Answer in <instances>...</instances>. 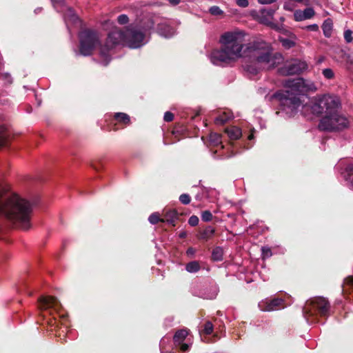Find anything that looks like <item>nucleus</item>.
<instances>
[{
	"label": "nucleus",
	"mask_w": 353,
	"mask_h": 353,
	"mask_svg": "<svg viewBox=\"0 0 353 353\" xmlns=\"http://www.w3.org/2000/svg\"><path fill=\"white\" fill-rule=\"evenodd\" d=\"M339 101L334 97L324 95L311 106L313 114L321 115L325 113L330 115L335 112L339 106Z\"/></svg>",
	"instance_id": "nucleus-8"
},
{
	"label": "nucleus",
	"mask_w": 353,
	"mask_h": 353,
	"mask_svg": "<svg viewBox=\"0 0 353 353\" xmlns=\"http://www.w3.org/2000/svg\"><path fill=\"white\" fill-rule=\"evenodd\" d=\"M333 23L331 19H327L322 25V30L325 37L329 38L332 35Z\"/></svg>",
	"instance_id": "nucleus-23"
},
{
	"label": "nucleus",
	"mask_w": 353,
	"mask_h": 353,
	"mask_svg": "<svg viewBox=\"0 0 353 353\" xmlns=\"http://www.w3.org/2000/svg\"><path fill=\"white\" fill-rule=\"evenodd\" d=\"M156 6H159V3L157 1L155 2Z\"/></svg>",
	"instance_id": "nucleus-54"
},
{
	"label": "nucleus",
	"mask_w": 353,
	"mask_h": 353,
	"mask_svg": "<svg viewBox=\"0 0 353 353\" xmlns=\"http://www.w3.org/2000/svg\"><path fill=\"white\" fill-rule=\"evenodd\" d=\"M210 141L215 145L221 143V137L217 133H211L210 135Z\"/></svg>",
	"instance_id": "nucleus-31"
},
{
	"label": "nucleus",
	"mask_w": 353,
	"mask_h": 353,
	"mask_svg": "<svg viewBox=\"0 0 353 353\" xmlns=\"http://www.w3.org/2000/svg\"><path fill=\"white\" fill-rule=\"evenodd\" d=\"M79 39V53L83 56L91 55L95 48L100 43L98 32L91 29L81 31Z\"/></svg>",
	"instance_id": "nucleus-7"
},
{
	"label": "nucleus",
	"mask_w": 353,
	"mask_h": 353,
	"mask_svg": "<svg viewBox=\"0 0 353 353\" xmlns=\"http://www.w3.org/2000/svg\"><path fill=\"white\" fill-rule=\"evenodd\" d=\"M91 166H92V167L95 170H97V171H99V170L101 169V168L102 167V165H101V164L100 163H98V165H97V164H95V163H92L91 164Z\"/></svg>",
	"instance_id": "nucleus-45"
},
{
	"label": "nucleus",
	"mask_w": 353,
	"mask_h": 353,
	"mask_svg": "<svg viewBox=\"0 0 353 353\" xmlns=\"http://www.w3.org/2000/svg\"><path fill=\"white\" fill-rule=\"evenodd\" d=\"M6 192V189L0 185V217L17 223L25 230L29 229L32 210L31 203L16 194L4 199Z\"/></svg>",
	"instance_id": "nucleus-1"
},
{
	"label": "nucleus",
	"mask_w": 353,
	"mask_h": 353,
	"mask_svg": "<svg viewBox=\"0 0 353 353\" xmlns=\"http://www.w3.org/2000/svg\"><path fill=\"white\" fill-rule=\"evenodd\" d=\"M188 335L187 330L182 329L176 331L173 336V342L174 345H179L183 343Z\"/></svg>",
	"instance_id": "nucleus-21"
},
{
	"label": "nucleus",
	"mask_w": 353,
	"mask_h": 353,
	"mask_svg": "<svg viewBox=\"0 0 353 353\" xmlns=\"http://www.w3.org/2000/svg\"><path fill=\"white\" fill-rule=\"evenodd\" d=\"M39 303L41 310H46L49 307L57 309L61 305L59 301L54 296H41L39 299Z\"/></svg>",
	"instance_id": "nucleus-15"
},
{
	"label": "nucleus",
	"mask_w": 353,
	"mask_h": 353,
	"mask_svg": "<svg viewBox=\"0 0 353 353\" xmlns=\"http://www.w3.org/2000/svg\"><path fill=\"white\" fill-rule=\"evenodd\" d=\"M53 4H61L63 3V0H51Z\"/></svg>",
	"instance_id": "nucleus-50"
},
{
	"label": "nucleus",
	"mask_w": 353,
	"mask_h": 353,
	"mask_svg": "<svg viewBox=\"0 0 353 353\" xmlns=\"http://www.w3.org/2000/svg\"><path fill=\"white\" fill-rule=\"evenodd\" d=\"M114 120L120 124L125 126L129 125L131 123L130 117L128 114L124 112H116L113 116Z\"/></svg>",
	"instance_id": "nucleus-20"
},
{
	"label": "nucleus",
	"mask_w": 353,
	"mask_h": 353,
	"mask_svg": "<svg viewBox=\"0 0 353 353\" xmlns=\"http://www.w3.org/2000/svg\"><path fill=\"white\" fill-rule=\"evenodd\" d=\"M285 92H276L274 97L280 101L281 110L290 116H293L301 104V95L311 90L302 78L285 80Z\"/></svg>",
	"instance_id": "nucleus-3"
},
{
	"label": "nucleus",
	"mask_w": 353,
	"mask_h": 353,
	"mask_svg": "<svg viewBox=\"0 0 353 353\" xmlns=\"http://www.w3.org/2000/svg\"><path fill=\"white\" fill-rule=\"evenodd\" d=\"M225 132L228 134L229 138L232 140H237L241 137V130L239 128L232 126L227 128Z\"/></svg>",
	"instance_id": "nucleus-22"
},
{
	"label": "nucleus",
	"mask_w": 353,
	"mask_h": 353,
	"mask_svg": "<svg viewBox=\"0 0 353 353\" xmlns=\"http://www.w3.org/2000/svg\"><path fill=\"white\" fill-rule=\"evenodd\" d=\"M254 138V135L252 134H250L249 136H248V139L251 140Z\"/></svg>",
	"instance_id": "nucleus-51"
},
{
	"label": "nucleus",
	"mask_w": 353,
	"mask_h": 353,
	"mask_svg": "<svg viewBox=\"0 0 353 353\" xmlns=\"http://www.w3.org/2000/svg\"><path fill=\"white\" fill-rule=\"evenodd\" d=\"M221 48L211 53V61L214 65L228 64L241 57L243 41L239 32H227L221 37Z\"/></svg>",
	"instance_id": "nucleus-4"
},
{
	"label": "nucleus",
	"mask_w": 353,
	"mask_h": 353,
	"mask_svg": "<svg viewBox=\"0 0 353 353\" xmlns=\"http://www.w3.org/2000/svg\"><path fill=\"white\" fill-rule=\"evenodd\" d=\"M322 74L327 79H332L334 77V73L331 68L323 69Z\"/></svg>",
	"instance_id": "nucleus-34"
},
{
	"label": "nucleus",
	"mask_w": 353,
	"mask_h": 353,
	"mask_svg": "<svg viewBox=\"0 0 353 353\" xmlns=\"http://www.w3.org/2000/svg\"><path fill=\"white\" fill-rule=\"evenodd\" d=\"M213 325L210 321H206L202 326V329L200 330V334L210 335L213 332Z\"/></svg>",
	"instance_id": "nucleus-28"
},
{
	"label": "nucleus",
	"mask_w": 353,
	"mask_h": 353,
	"mask_svg": "<svg viewBox=\"0 0 353 353\" xmlns=\"http://www.w3.org/2000/svg\"><path fill=\"white\" fill-rule=\"evenodd\" d=\"M342 293L347 299H353V276H349L344 279L341 285Z\"/></svg>",
	"instance_id": "nucleus-17"
},
{
	"label": "nucleus",
	"mask_w": 353,
	"mask_h": 353,
	"mask_svg": "<svg viewBox=\"0 0 353 353\" xmlns=\"http://www.w3.org/2000/svg\"><path fill=\"white\" fill-rule=\"evenodd\" d=\"M163 341H161V343H160V349H161V352H163V350H162V345H163Z\"/></svg>",
	"instance_id": "nucleus-52"
},
{
	"label": "nucleus",
	"mask_w": 353,
	"mask_h": 353,
	"mask_svg": "<svg viewBox=\"0 0 353 353\" xmlns=\"http://www.w3.org/2000/svg\"><path fill=\"white\" fill-rule=\"evenodd\" d=\"M179 201L184 205H188L191 201V197L188 194H182L179 196Z\"/></svg>",
	"instance_id": "nucleus-36"
},
{
	"label": "nucleus",
	"mask_w": 353,
	"mask_h": 353,
	"mask_svg": "<svg viewBox=\"0 0 353 353\" xmlns=\"http://www.w3.org/2000/svg\"><path fill=\"white\" fill-rule=\"evenodd\" d=\"M9 132L3 126H0V147L6 146L9 139Z\"/></svg>",
	"instance_id": "nucleus-25"
},
{
	"label": "nucleus",
	"mask_w": 353,
	"mask_h": 353,
	"mask_svg": "<svg viewBox=\"0 0 353 353\" xmlns=\"http://www.w3.org/2000/svg\"><path fill=\"white\" fill-rule=\"evenodd\" d=\"M174 119V114L170 111L165 112L163 120L166 122H170Z\"/></svg>",
	"instance_id": "nucleus-41"
},
{
	"label": "nucleus",
	"mask_w": 353,
	"mask_h": 353,
	"mask_svg": "<svg viewBox=\"0 0 353 353\" xmlns=\"http://www.w3.org/2000/svg\"><path fill=\"white\" fill-rule=\"evenodd\" d=\"M275 30L288 37L296 38V35L293 32L286 30L283 27V26H279L277 25V28Z\"/></svg>",
	"instance_id": "nucleus-30"
},
{
	"label": "nucleus",
	"mask_w": 353,
	"mask_h": 353,
	"mask_svg": "<svg viewBox=\"0 0 353 353\" xmlns=\"http://www.w3.org/2000/svg\"><path fill=\"white\" fill-rule=\"evenodd\" d=\"M183 214V213H179L176 210H171L165 212L163 217L161 218L159 214L156 213V224L162 222L166 223L171 227H174L176 220H179L180 215Z\"/></svg>",
	"instance_id": "nucleus-12"
},
{
	"label": "nucleus",
	"mask_w": 353,
	"mask_h": 353,
	"mask_svg": "<svg viewBox=\"0 0 353 353\" xmlns=\"http://www.w3.org/2000/svg\"><path fill=\"white\" fill-rule=\"evenodd\" d=\"M230 117L223 112V114L217 116L214 119V123L216 125H224L229 120Z\"/></svg>",
	"instance_id": "nucleus-29"
},
{
	"label": "nucleus",
	"mask_w": 353,
	"mask_h": 353,
	"mask_svg": "<svg viewBox=\"0 0 353 353\" xmlns=\"http://www.w3.org/2000/svg\"><path fill=\"white\" fill-rule=\"evenodd\" d=\"M275 1H276V0H258V2L261 4H271Z\"/></svg>",
	"instance_id": "nucleus-44"
},
{
	"label": "nucleus",
	"mask_w": 353,
	"mask_h": 353,
	"mask_svg": "<svg viewBox=\"0 0 353 353\" xmlns=\"http://www.w3.org/2000/svg\"><path fill=\"white\" fill-rule=\"evenodd\" d=\"M168 1L172 6H176L181 2V0H168Z\"/></svg>",
	"instance_id": "nucleus-48"
},
{
	"label": "nucleus",
	"mask_w": 353,
	"mask_h": 353,
	"mask_svg": "<svg viewBox=\"0 0 353 353\" xmlns=\"http://www.w3.org/2000/svg\"><path fill=\"white\" fill-rule=\"evenodd\" d=\"M209 12L213 16H219L223 14V12L219 6H213L210 8Z\"/></svg>",
	"instance_id": "nucleus-33"
},
{
	"label": "nucleus",
	"mask_w": 353,
	"mask_h": 353,
	"mask_svg": "<svg viewBox=\"0 0 353 353\" xmlns=\"http://www.w3.org/2000/svg\"><path fill=\"white\" fill-rule=\"evenodd\" d=\"M236 3L241 8H246L249 5L248 0H236Z\"/></svg>",
	"instance_id": "nucleus-42"
},
{
	"label": "nucleus",
	"mask_w": 353,
	"mask_h": 353,
	"mask_svg": "<svg viewBox=\"0 0 353 353\" xmlns=\"http://www.w3.org/2000/svg\"><path fill=\"white\" fill-rule=\"evenodd\" d=\"M125 46L130 48H137L141 46L144 39V34L135 29L132 25H130L125 28Z\"/></svg>",
	"instance_id": "nucleus-10"
},
{
	"label": "nucleus",
	"mask_w": 353,
	"mask_h": 353,
	"mask_svg": "<svg viewBox=\"0 0 353 353\" xmlns=\"http://www.w3.org/2000/svg\"><path fill=\"white\" fill-rule=\"evenodd\" d=\"M330 307V303L325 298L314 297L305 303L303 308V314L307 322L313 323L316 321L319 316H328Z\"/></svg>",
	"instance_id": "nucleus-5"
},
{
	"label": "nucleus",
	"mask_w": 353,
	"mask_h": 353,
	"mask_svg": "<svg viewBox=\"0 0 353 353\" xmlns=\"http://www.w3.org/2000/svg\"><path fill=\"white\" fill-rule=\"evenodd\" d=\"M194 252H195V250L193 248H189L187 250V254L188 255L193 254H194Z\"/></svg>",
	"instance_id": "nucleus-49"
},
{
	"label": "nucleus",
	"mask_w": 353,
	"mask_h": 353,
	"mask_svg": "<svg viewBox=\"0 0 353 353\" xmlns=\"http://www.w3.org/2000/svg\"><path fill=\"white\" fill-rule=\"evenodd\" d=\"M259 307L261 311L264 312L277 310L284 307V300L281 298H274L260 302Z\"/></svg>",
	"instance_id": "nucleus-13"
},
{
	"label": "nucleus",
	"mask_w": 353,
	"mask_h": 353,
	"mask_svg": "<svg viewBox=\"0 0 353 353\" xmlns=\"http://www.w3.org/2000/svg\"><path fill=\"white\" fill-rule=\"evenodd\" d=\"M278 8H262L260 10L259 16V21L261 23L270 26L273 29L277 28V25L272 22L273 16Z\"/></svg>",
	"instance_id": "nucleus-14"
},
{
	"label": "nucleus",
	"mask_w": 353,
	"mask_h": 353,
	"mask_svg": "<svg viewBox=\"0 0 353 353\" xmlns=\"http://www.w3.org/2000/svg\"><path fill=\"white\" fill-rule=\"evenodd\" d=\"M344 39L347 43H351L353 41L352 30H347L344 32Z\"/></svg>",
	"instance_id": "nucleus-38"
},
{
	"label": "nucleus",
	"mask_w": 353,
	"mask_h": 353,
	"mask_svg": "<svg viewBox=\"0 0 353 353\" xmlns=\"http://www.w3.org/2000/svg\"><path fill=\"white\" fill-rule=\"evenodd\" d=\"M280 20H281V21H284V17H281V18H280Z\"/></svg>",
	"instance_id": "nucleus-53"
},
{
	"label": "nucleus",
	"mask_w": 353,
	"mask_h": 353,
	"mask_svg": "<svg viewBox=\"0 0 353 353\" xmlns=\"http://www.w3.org/2000/svg\"><path fill=\"white\" fill-rule=\"evenodd\" d=\"M128 21H129V19L126 14H120L117 17V22L121 25H125V24L128 23Z\"/></svg>",
	"instance_id": "nucleus-37"
},
{
	"label": "nucleus",
	"mask_w": 353,
	"mask_h": 353,
	"mask_svg": "<svg viewBox=\"0 0 353 353\" xmlns=\"http://www.w3.org/2000/svg\"><path fill=\"white\" fill-rule=\"evenodd\" d=\"M156 32L161 36L165 38L170 37L174 34V28L167 22H159L157 24Z\"/></svg>",
	"instance_id": "nucleus-18"
},
{
	"label": "nucleus",
	"mask_w": 353,
	"mask_h": 353,
	"mask_svg": "<svg viewBox=\"0 0 353 353\" xmlns=\"http://www.w3.org/2000/svg\"><path fill=\"white\" fill-rule=\"evenodd\" d=\"M201 269L200 264L196 261H191L186 264L185 270L191 273L197 272Z\"/></svg>",
	"instance_id": "nucleus-27"
},
{
	"label": "nucleus",
	"mask_w": 353,
	"mask_h": 353,
	"mask_svg": "<svg viewBox=\"0 0 353 353\" xmlns=\"http://www.w3.org/2000/svg\"><path fill=\"white\" fill-rule=\"evenodd\" d=\"M188 234L185 231H182L179 233V236L180 239H185L187 236Z\"/></svg>",
	"instance_id": "nucleus-47"
},
{
	"label": "nucleus",
	"mask_w": 353,
	"mask_h": 353,
	"mask_svg": "<svg viewBox=\"0 0 353 353\" xmlns=\"http://www.w3.org/2000/svg\"><path fill=\"white\" fill-rule=\"evenodd\" d=\"M199 221V218L196 215L191 216L188 219V223L192 227L196 226Z\"/></svg>",
	"instance_id": "nucleus-39"
},
{
	"label": "nucleus",
	"mask_w": 353,
	"mask_h": 353,
	"mask_svg": "<svg viewBox=\"0 0 353 353\" xmlns=\"http://www.w3.org/2000/svg\"><path fill=\"white\" fill-rule=\"evenodd\" d=\"M148 220L151 224L154 225V213H152L150 215Z\"/></svg>",
	"instance_id": "nucleus-46"
},
{
	"label": "nucleus",
	"mask_w": 353,
	"mask_h": 353,
	"mask_svg": "<svg viewBox=\"0 0 353 353\" xmlns=\"http://www.w3.org/2000/svg\"><path fill=\"white\" fill-rule=\"evenodd\" d=\"M296 38H291V37H287L284 38L283 37H279V41L282 44V46L285 48V49H290L295 46L296 45Z\"/></svg>",
	"instance_id": "nucleus-24"
},
{
	"label": "nucleus",
	"mask_w": 353,
	"mask_h": 353,
	"mask_svg": "<svg viewBox=\"0 0 353 353\" xmlns=\"http://www.w3.org/2000/svg\"><path fill=\"white\" fill-rule=\"evenodd\" d=\"M176 347L179 348L181 352H188L190 349V345L186 343H181L179 345H175Z\"/></svg>",
	"instance_id": "nucleus-40"
},
{
	"label": "nucleus",
	"mask_w": 353,
	"mask_h": 353,
	"mask_svg": "<svg viewBox=\"0 0 353 353\" xmlns=\"http://www.w3.org/2000/svg\"><path fill=\"white\" fill-rule=\"evenodd\" d=\"M215 233V229L212 226H207L204 230L199 232L197 238L200 241H208L211 239Z\"/></svg>",
	"instance_id": "nucleus-19"
},
{
	"label": "nucleus",
	"mask_w": 353,
	"mask_h": 353,
	"mask_svg": "<svg viewBox=\"0 0 353 353\" xmlns=\"http://www.w3.org/2000/svg\"><path fill=\"white\" fill-rule=\"evenodd\" d=\"M213 215L210 210H205L201 213V219L203 221L209 222L212 220Z\"/></svg>",
	"instance_id": "nucleus-32"
},
{
	"label": "nucleus",
	"mask_w": 353,
	"mask_h": 353,
	"mask_svg": "<svg viewBox=\"0 0 353 353\" xmlns=\"http://www.w3.org/2000/svg\"><path fill=\"white\" fill-rule=\"evenodd\" d=\"M307 65L305 62L296 59L286 64L282 69V72L285 75H294L301 73L306 70Z\"/></svg>",
	"instance_id": "nucleus-11"
},
{
	"label": "nucleus",
	"mask_w": 353,
	"mask_h": 353,
	"mask_svg": "<svg viewBox=\"0 0 353 353\" xmlns=\"http://www.w3.org/2000/svg\"><path fill=\"white\" fill-rule=\"evenodd\" d=\"M315 15L314 10L310 7L303 10H297L294 12V19L296 21H301L312 19Z\"/></svg>",
	"instance_id": "nucleus-16"
},
{
	"label": "nucleus",
	"mask_w": 353,
	"mask_h": 353,
	"mask_svg": "<svg viewBox=\"0 0 353 353\" xmlns=\"http://www.w3.org/2000/svg\"><path fill=\"white\" fill-rule=\"evenodd\" d=\"M261 252L263 259H268L272 255V250L268 247H262Z\"/></svg>",
	"instance_id": "nucleus-35"
},
{
	"label": "nucleus",
	"mask_w": 353,
	"mask_h": 353,
	"mask_svg": "<svg viewBox=\"0 0 353 353\" xmlns=\"http://www.w3.org/2000/svg\"><path fill=\"white\" fill-rule=\"evenodd\" d=\"M305 29L309 31L316 32L319 30V26L317 24H312L306 26Z\"/></svg>",
	"instance_id": "nucleus-43"
},
{
	"label": "nucleus",
	"mask_w": 353,
	"mask_h": 353,
	"mask_svg": "<svg viewBox=\"0 0 353 353\" xmlns=\"http://www.w3.org/2000/svg\"><path fill=\"white\" fill-rule=\"evenodd\" d=\"M350 123L346 117L337 112L325 115L319 121L318 128L323 132H341L347 129Z\"/></svg>",
	"instance_id": "nucleus-6"
},
{
	"label": "nucleus",
	"mask_w": 353,
	"mask_h": 353,
	"mask_svg": "<svg viewBox=\"0 0 353 353\" xmlns=\"http://www.w3.org/2000/svg\"><path fill=\"white\" fill-rule=\"evenodd\" d=\"M251 61L243 65L244 70L252 76L256 75L261 70L274 68L282 59L279 54H272V48L265 42H254L248 48Z\"/></svg>",
	"instance_id": "nucleus-2"
},
{
	"label": "nucleus",
	"mask_w": 353,
	"mask_h": 353,
	"mask_svg": "<svg viewBox=\"0 0 353 353\" xmlns=\"http://www.w3.org/2000/svg\"><path fill=\"white\" fill-rule=\"evenodd\" d=\"M223 250L221 247H215L212 252L211 259L213 261H223Z\"/></svg>",
	"instance_id": "nucleus-26"
},
{
	"label": "nucleus",
	"mask_w": 353,
	"mask_h": 353,
	"mask_svg": "<svg viewBox=\"0 0 353 353\" xmlns=\"http://www.w3.org/2000/svg\"><path fill=\"white\" fill-rule=\"evenodd\" d=\"M125 30L119 28L112 29L108 34L104 46L101 49V55L107 57L108 52L117 45L125 46Z\"/></svg>",
	"instance_id": "nucleus-9"
}]
</instances>
